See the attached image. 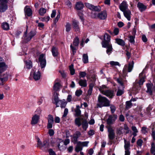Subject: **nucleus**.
Masks as SVG:
<instances>
[{
  "mask_svg": "<svg viewBox=\"0 0 155 155\" xmlns=\"http://www.w3.org/2000/svg\"><path fill=\"white\" fill-rule=\"evenodd\" d=\"M98 103L97 104V107H101L110 105V101L106 97L99 95L98 97Z\"/></svg>",
  "mask_w": 155,
  "mask_h": 155,
  "instance_id": "obj_1",
  "label": "nucleus"
},
{
  "mask_svg": "<svg viewBox=\"0 0 155 155\" xmlns=\"http://www.w3.org/2000/svg\"><path fill=\"white\" fill-rule=\"evenodd\" d=\"M106 87L105 85H102L99 88V90L101 93L103 95L110 98H112L114 96V91L109 89H106Z\"/></svg>",
  "mask_w": 155,
  "mask_h": 155,
  "instance_id": "obj_2",
  "label": "nucleus"
},
{
  "mask_svg": "<svg viewBox=\"0 0 155 155\" xmlns=\"http://www.w3.org/2000/svg\"><path fill=\"white\" fill-rule=\"evenodd\" d=\"M27 29H26L23 36V43H27L30 41L36 34L35 30H32L28 34L27 33Z\"/></svg>",
  "mask_w": 155,
  "mask_h": 155,
  "instance_id": "obj_3",
  "label": "nucleus"
},
{
  "mask_svg": "<svg viewBox=\"0 0 155 155\" xmlns=\"http://www.w3.org/2000/svg\"><path fill=\"white\" fill-rule=\"evenodd\" d=\"M37 146L40 149L44 151H47L50 147L48 142L44 141L42 143L40 139L38 138L37 141Z\"/></svg>",
  "mask_w": 155,
  "mask_h": 155,
  "instance_id": "obj_4",
  "label": "nucleus"
},
{
  "mask_svg": "<svg viewBox=\"0 0 155 155\" xmlns=\"http://www.w3.org/2000/svg\"><path fill=\"white\" fill-rule=\"evenodd\" d=\"M30 76L32 77L35 81L39 80L41 78V75L39 71L36 70L35 68L33 69L31 72Z\"/></svg>",
  "mask_w": 155,
  "mask_h": 155,
  "instance_id": "obj_5",
  "label": "nucleus"
},
{
  "mask_svg": "<svg viewBox=\"0 0 155 155\" xmlns=\"http://www.w3.org/2000/svg\"><path fill=\"white\" fill-rule=\"evenodd\" d=\"M92 16L94 18H98L101 20H104L107 16V12L106 10H104L98 14L95 13L94 14H92Z\"/></svg>",
  "mask_w": 155,
  "mask_h": 155,
  "instance_id": "obj_6",
  "label": "nucleus"
},
{
  "mask_svg": "<svg viewBox=\"0 0 155 155\" xmlns=\"http://www.w3.org/2000/svg\"><path fill=\"white\" fill-rule=\"evenodd\" d=\"M7 0H0V12H5L8 8Z\"/></svg>",
  "mask_w": 155,
  "mask_h": 155,
  "instance_id": "obj_7",
  "label": "nucleus"
},
{
  "mask_svg": "<svg viewBox=\"0 0 155 155\" xmlns=\"http://www.w3.org/2000/svg\"><path fill=\"white\" fill-rule=\"evenodd\" d=\"M54 103L55 104L57 107L60 106L61 108H64L65 107L66 103L64 101L59 100L58 97H56L54 98Z\"/></svg>",
  "mask_w": 155,
  "mask_h": 155,
  "instance_id": "obj_8",
  "label": "nucleus"
},
{
  "mask_svg": "<svg viewBox=\"0 0 155 155\" xmlns=\"http://www.w3.org/2000/svg\"><path fill=\"white\" fill-rule=\"evenodd\" d=\"M104 40L102 41V47H106V44H110V37L107 33H105L104 36Z\"/></svg>",
  "mask_w": 155,
  "mask_h": 155,
  "instance_id": "obj_9",
  "label": "nucleus"
},
{
  "mask_svg": "<svg viewBox=\"0 0 155 155\" xmlns=\"http://www.w3.org/2000/svg\"><path fill=\"white\" fill-rule=\"evenodd\" d=\"M134 62L132 61L131 63H130L128 66L127 65H125L123 70V72L124 74H126L127 72H131L133 68Z\"/></svg>",
  "mask_w": 155,
  "mask_h": 155,
  "instance_id": "obj_10",
  "label": "nucleus"
},
{
  "mask_svg": "<svg viewBox=\"0 0 155 155\" xmlns=\"http://www.w3.org/2000/svg\"><path fill=\"white\" fill-rule=\"evenodd\" d=\"M117 82L120 85L122 86V88L123 89V90H120L119 89H118L117 95V96H119L121 95L122 94L124 93V82L123 81L120 79H117Z\"/></svg>",
  "mask_w": 155,
  "mask_h": 155,
  "instance_id": "obj_11",
  "label": "nucleus"
},
{
  "mask_svg": "<svg viewBox=\"0 0 155 155\" xmlns=\"http://www.w3.org/2000/svg\"><path fill=\"white\" fill-rule=\"evenodd\" d=\"M39 61L40 63L41 68L42 69L44 68L46 65V60L45 58L44 55L42 54H41L39 58Z\"/></svg>",
  "mask_w": 155,
  "mask_h": 155,
  "instance_id": "obj_12",
  "label": "nucleus"
},
{
  "mask_svg": "<svg viewBox=\"0 0 155 155\" xmlns=\"http://www.w3.org/2000/svg\"><path fill=\"white\" fill-rule=\"evenodd\" d=\"M72 25L73 30L75 32H79L80 29L79 26V22L77 21L74 19L72 21Z\"/></svg>",
  "mask_w": 155,
  "mask_h": 155,
  "instance_id": "obj_13",
  "label": "nucleus"
},
{
  "mask_svg": "<svg viewBox=\"0 0 155 155\" xmlns=\"http://www.w3.org/2000/svg\"><path fill=\"white\" fill-rule=\"evenodd\" d=\"M48 123L47 128L48 129H51L52 128L53 124L54 123V118L51 115L49 114L48 117Z\"/></svg>",
  "mask_w": 155,
  "mask_h": 155,
  "instance_id": "obj_14",
  "label": "nucleus"
},
{
  "mask_svg": "<svg viewBox=\"0 0 155 155\" xmlns=\"http://www.w3.org/2000/svg\"><path fill=\"white\" fill-rule=\"evenodd\" d=\"M92 78H93V77ZM93 81L92 82L90 83L89 85V89L87 92L88 95H90L91 94L93 88L95 84L94 82L96 80L95 76H93Z\"/></svg>",
  "mask_w": 155,
  "mask_h": 155,
  "instance_id": "obj_15",
  "label": "nucleus"
},
{
  "mask_svg": "<svg viewBox=\"0 0 155 155\" xmlns=\"http://www.w3.org/2000/svg\"><path fill=\"white\" fill-rule=\"evenodd\" d=\"M108 137L110 140H112L114 137V130L111 127L108 128Z\"/></svg>",
  "mask_w": 155,
  "mask_h": 155,
  "instance_id": "obj_16",
  "label": "nucleus"
},
{
  "mask_svg": "<svg viewBox=\"0 0 155 155\" xmlns=\"http://www.w3.org/2000/svg\"><path fill=\"white\" fill-rule=\"evenodd\" d=\"M81 134V133L79 131H77L74 134L72 139V141L74 143H76L77 142L78 138L80 137Z\"/></svg>",
  "mask_w": 155,
  "mask_h": 155,
  "instance_id": "obj_17",
  "label": "nucleus"
},
{
  "mask_svg": "<svg viewBox=\"0 0 155 155\" xmlns=\"http://www.w3.org/2000/svg\"><path fill=\"white\" fill-rule=\"evenodd\" d=\"M120 10L122 12H124L128 9V5L125 1H123L119 6Z\"/></svg>",
  "mask_w": 155,
  "mask_h": 155,
  "instance_id": "obj_18",
  "label": "nucleus"
},
{
  "mask_svg": "<svg viewBox=\"0 0 155 155\" xmlns=\"http://www.w3.org/2000/svg\"><path fill=\"white\" fill-rule=\"evenodd\" d=\"M117 118V115H113L110 116L107 120V123L109 124H111Z\"/></svg>",
  "mask_w": 155,
  "mask_h": 155,
  "instance_id": "obj_19",
  "label": "nucleus"
},
{
  "mask_svg": "<svg viewBox=\"0 0 155 155\" xmlns=\"http://www.w3.org/2000/svg\"><path fill=\"white\" fill-rule=\"evenodd\" d=\"M39 119V115L35 114L32 118L31 121V124L32 125H35L38 122Z\"/></svg>",
  "mask_w": 155,
  "mask_h": 155,
  "instance_id": "obj_20",
  "label": "nucleus"
},
{
  "mask_svg": "<svg viewBox=\"0 0 155 155\" xmlns=\"http://www.w3.org/2000/svg\"><path fill=\"white\" fill-rule=\"evenodd\" d=\"M105 45H106V47H102L103 48H107L106 53L108 55H110L113 49L112 45L110 44H106Z\"/></svg>",
  "mask_w": 155,
  "mask_h": 155,
  "instance_id": "obj_21",
  "label": "nucleus"
},
{
  "mask_svg": "<svg viewBox=\"0 0 155 155\" xmlns=\"http://www.w3.org/2000/svg\"><path fill=\"white\" fill-rule=\"evenodd\" d=\"M124 16L127 19L128 21L130 20L131 15V11L128 9L123 12Z\"/></svg>",
  "mask_w": 155,
  "mask_h": 155,
  "instance_id": "obj_22",
  "label": "nucleus"
},
{
  "mask_svg": "<svg viewBox=\"0 0 155 155\" xmlns=\"http://www.w3.org/2000/svg\"><path fill=\"white\" fill-rule=\"evenodd\" d=\"M78 83L81 87H85L87 86V81L85 79H80Z\"/></svg>",
  "mask_w": 155,
  "mask_h": 155,
  "instance_id": "obj_23",
  "label": "nucleus"
},
{
  "mask_svg": "<svg viewBox=\"0 0 155 155\" xmlns=\"http://www.w3.org/2000/svg\"><path fill=\"white\" fill-rule=\"evenodd\" d=\"M25 15L28 16H31L32 14L31 10L28 6H26L25 8Z\"/></svg>",
  "mask_w": 155,
  "mask_h": 155,
  "instance_id": "obj_24",
  "label": "nucleus"
},
{
  "mask_svg": "<svg viewBox=\"0 0 155 155\" xmlns=\"http://www.w3.org/2000/svg\"><path fill=\"white\" fill-rule=\"evenodd\" d=\"M77 145L75 148V151L77 152H78L82 150L83 147L78 141L76 142Z\"/></svg>",
  "mask_w": 155,
  "mask_h": 155,
  "instance_id": "obj_25",
  "label": "nucleus"
},
{
  "mask_svg": "<svg viewBox=\"0 0 155 155\" xmlns=\"http://www.w3.org/2000/svg\"><path fill=\"white\" fill-rule=\"evenodd\" d=\"M2 28L4 30L7 31L10 28L9 24L6 22H3L1 25Z\"/></svg>",
  "mask_w": 155,
  "mask_h": 155,
  "instance_id": "obj_26",
  "label": "nucleus"
},
{
  "mask_svg": "<svg viewBox=\"0 0 155 155\" xmlns=\"http://www.w3.org/2000/svg\"><path fill=\"white\" fill-rule=\"evenodd\" d=\"M137 6L141 12L144 11L146 8V7L142 3L138 2Z\"/></svg>",
  "mask_w": 155,
  "mask_h": 155,
  "instance_id": "obj_27",
  "label": "nucleus"
},
{
  "mask_svg": "<svg viewBox=\"0 0 155 155\" xmlns=\"http://www.w3.org/2000/svg\"><path fill=\"white\" fill-rule=\"evenodd\" d=\"M83 4L81 2H79L76 3L75 8L77 10H81L83 8Z\"/></svg>",
  "mask_w": 155,
  "mask_h": 155,
  "instance_id": "obj_28",
  "label": "nucleus"
},
{
  "mask_svg": "<svg viewBox=\"0 0 155 155\" xmlns=\"http://www.w3.org/2000/svg\"><path fill=\"white\" fill-rule=\"evenodd\" d=\"M61 85L60 83L58 82H55L54 86L53 89L55 91H58L60 89Z\"/></svg>",
  "mask_w": 155,
  "mask_h": 155,
  "instance_id": "obj_29",
  "label": "nucleus"
},
{
  "mask_svg": "<svg viewBox=\"0 0 155 155\" xmlns=\"http://www.w3.org/2000/svg\"><path fill=\"white\" fill-rule=\"evenodd\" d=\"M7 68V66L4 62L0 63V74L4 71Z\"/></svg>",
  "mask_w": 155,
  "mask_h": 155,
  "instance_id": "obj_30",
  "label": "nucleus"
},
{
  "mask_svg": "<svg viewBox=\"0 0 155 155\" xmlns=\"http://www.w3.org/2000/svg\"><path fill=\"white\" fill-rule=\"evenodd\" d=\"M115 40V42L120 45L124 46L125 45V42L122 39L116 38Z\"/></svg>",
  "mask_w": 155,
  "mask_h": 155,
  "instance_id": "obj_31",
  "label": "nucleus"
},
{
  "mask_svg": "<svg viewBox=\"0 0 155 155\" xmlns=\"http://www.w3.org/2000/svg\"><path fill=\"white\" fill-rule=\"evenodd\" d=\"M51 52L52 55L54 57L57 56L58 53V49L57 48L54 47H53L51 49Z\"/></svg>",
  "mask_w": 155,
  "mask_h": 155,
  "instance_id": "obj_32",
  "label": "nucleus"
},
{
  "mask_svg": "<svg viewBox=\"0 0 155 155\" xmlns=\"http://www.w3.org/2000/svg\"><path fill=\"white\" fill-rule=\"evenodd\" d=\"M75 116L76 117L79 116L81 114V111L80 109V107L79 105L76 106V108L75 109Z\"/></svg>",
  "mask_w": 155,
  "mask_h": 155,
  "instance_id": "obj_33",
  "label": "nucleus"
},
{
  "mask_svg": "<svg viewBox=\"0 0 155 155\" xmlns=\"http://www.w3.org/2000/svg\"><path fill=\"white\" fill-rule=\"evenodd\" d=\"M65 31L68 32L70 31L71 28V25L70 23L69 22H66L65 25Z\"/></svg>",
  "mask_w": 155,
  "mask_h": 155,
  "instance_id": "obj_34",
  "label": "nucleus"
},
{
  "mask_svg": "<svg viewBox=\"0 0 155 155\" xmlns=\"http://www.w3.org/2000/svg\"><path fill=\"white\" fill-rule=\"evenodd\" d=\"M58 140L60 142L58 145V147L60 150H63L64 149V146L63 144V140L61 139H58Z\"/></svg>",
  "mask_w": 155,
  "mask_h": 155,
  "instance_id": "obj_35",
  "label": "nucleus"
},
{
  "mask_svg": "<svg viewBox=\"0 0 155 155\" xmlns=\"http://www.w3.org/2000/svg\"><path fill=\"white\" fill-rule=\"evenodd\" d=\"M133 33H134V35H130L129 37V41L131 43H133L134 41L135 38V34L136 33V30L135 29H134Z\"/></svg>",
  "mask_w": 155,
  "mask_h": 155,
  "instance_id": "obj_36",
  "label": "nucleus"
},
{
  "mask_svg": "<svg viewBox=\"0 0 155 155\" xmlns=\"http://www.w3.org/2000/svg\"><path fill=\"white\" fill-rule=\"evenodd\" d=\"M82 61L85 64L87 63L88 62V56L87 54H84L83 55Z\"/></svg>",
  "mask_w": 155,
  "mask_h": 155,
  "instance_id": "obj_37",
  "label": "nucleus"
},
{
  "mask_svg": "<svg viewBox=\"0 0 155 155\" xmlns=\"http://www.w3.org/2000/svg\"><path fill=\"white\" fill-rule=\"evenodd\" d=\"M5 76L3 78H0V85L2 84L3 82L6 81L8 78V75L7 74L5 75Z\"/></svg>",
  "mask_w": 155,
  "mask_h": 155,
  "instance_id": "obj_38",
  "label": "nucleus"
},
{
  "mask_svg": "<svg viewBox=\"0 0 155 155\" xmlns=\"http://www.w3.org/2000/svg\"><path fill=\"white\" fill-rule=\"evenodd\" d=\"M124 142L125 143L124 147L125 151H129L130 147V143L129 142H127L126 140L125 139L124 140Z\"/></svg>",
  "mask_w": 155,
  "mask_h": 155,
  "instance_id": "obj_39",
  "label": "nucleus"
},
{
  "mask_svg": "<svg viewBox=\"0 0 155 155\" xmlns=\"http://www.w3.org/2000/svg\"><path fill=\"white\" fill-rule=\"evenodd\" d=\"M74 122L75 124L78 127L80 126L81 124V119L80 118H76Z\"/></svg>",
  "mask_w": 155,
  "mask_h": 155,
  "instance_id": "obj_40",
  "label": "nucleus"
},
{
  "mask_svg": "<svg viewBox=\"0 0 155 155\" xmlns=\"http://www.w3.org/2000/svg\"><path fill=\"white\" fill-rule=\"evenodd\" d=\"M46 9L43 8H41L39 11V14L41 16H43L46 13Z\"/></svg>",
  "mask_w": 155,
  "mask_h": 155,
  "instance_id": "obj_41",
  "label": "nucleus"
},
{
  "mask_svg": "<svg viewBox=\"0 0 155 155\" xmlns=\"http://www.w3.org/2000/svg\"><path fill=\"white\" fill-rule=\"evenodd\" d=\"M132 104L131 101H127L126 103L125 109L128 110L132 106Z\"/></svg>",
  "mask_w": 155,
  "mask_h": 155,
  "instance_id": "obj_42",
  "label": "nucleus"
},
{
  "mask_svg": "<svg viewBox=\"0 0 155 155\" xmlns=\"http://www.w3.org/2000/svg\"><path fill=\"white\" fill-rule=\"evenodd\" d=\"M79 39L78 37H76L74 38L73 43V45L75 47H77L79 44Z\"/></svg>",
  "mask_w": 155,
  "mask_h": 155,
  "instance_id": "obj_43",
  "label": "nucleus"
},
{
  "mask_svg": "<svg viewBox=\"0 0 155 155\" xmlns=\"http://www.w3.org/2000/svg\"><path fill=\"white\" fill-rule=\"evenodd\" d=\"M70 74L71 75H73L75 74V70L74 68V65L71 64L69 67Z\"/></svg>",
  "mask_w": 155,
  "mask_h": 155,
  "instance_id": "obj_44",
  "label": "nucleus"
},
{
  "mask_svg": "<svg viewBox=\"0 0 155 155\" xmlns=\"http://www.w3.org/2000/svg\"><path fill=\"white\" fill-rule=\"evenodd\" d=\"M88 125L87 121L86 120L84 121L82 123V127L84 130H86L88 127Z\"/></svg>",
  "mask_w": 155,
  "mask_h": 155,
  "instance_id": "obj_45",
  "label": "nucleus"
},
{
  "mask_svg": "<svg viewBox=\"0 0 155 155\" xmlns=\"http://www.w3.org/2000/svg\"><path fill=\"white\" fill-rule=\"evenodd\" d=\"M26 68L30 69L32 67V62L30 60L27 61L26 62Z\"/></svg>",
  "mask_w": 155,
  "mask_h": 155,
  "instance_id": "obj_46",
  "label": "nucleus"
},
{
  "mask_svg": "<svg viewBox=\"0 0 155 155\" xmlns=\"http://www.w3.org/2000/svg\"><path fill=\"white\" fill-rule=\"evenodd\" d=\"M93 9H92V10L96 12H99L101 10V7L99 5L97 6L93 5Z\"/></svg>",
  "mask_w": 155,
  "mask_h": 155,
  "instance_id": "obj_47",
  "label": "nucleus"
},
{
  "mask_svg": "<svg viewBox=\"0 0 155 155\" xmlns=\"http://www.w3.org/2000/svg\"><path fill=\"white\" fill-rule=\"evenodd\" d=\"M80 144L81 145L82 147H87L88 146V144L89 143V142L88 141H86L84 142H81L80 141H78Z\"/></svg>",
  "mask_w": 155,
  "mask_h": 155,
  "instance_id": "obj_48",
  "label": "nucleus"
},
{
  "mask_svg": "<svg viewBox=\"0 0 155 155\" xmlns=\"http://www.w3.org/2000/svg\"><path fill=\"white\" fill-rule=\"evenodd\" d=\"M110 64L112 66H120V64L117 61H110Z\"/></svg>",
  "mask_w": 155,
  "mask_h": 155,
  "instance_id": "obj_49",
  "label": "nucleus"
},
{
  "mask_svg": "<svg viewBox=\"0 0 155 155\" xmlns=\"http://www.w3.org/2000/svg\"><path fill=\"white\" fill-rule=\"evenodd\" d=\"M86 75V73L84 71H80L79 73V78L81 79V78H84Z\"/></svg>",
  "mask_w": 155,
  "mask_h": 155,
  "instance_id": "obj_50",
  "label": "nucleus"
},
{
  "mask_svg": "<svg viewBox=\"0 0 155 155\" xmlns=\"http://www.w3.org/2000/svg\"><path fill=\"white\" fill-rule=\"evenodd\" d=\"M65 4L69 8H71L72 7V4L68 0H66L65 1Z\"/></svg>",
  "mask_w": 155,
  "mask_h": 155,
  "instance_id": "obj_51",
  "label": "nucleus"
},
{
  "mask_svg": "<svg viewBox=\"0 0 155 155\" xmlns=\"http://www.w3.org/2000/svg\"><path fill=\"white\" fill-rule=\"evenodd\" d=\"M155 152V145L154 143L151 144V147L150 149V152L151 153H153Z\"/></svg>",
  "mask_w": 155,
  "mask_h": 155,
  "instance_id": "obj_52",
  "label": "nucleus"
},
{
  "mask_svg": "<svg viewBox=\"0 0 155 155\" xmlns=\"http://www.w3.org/2000/svg\"><path fill=\"white\" fill-rule=\"evenodd\" d=\"M117 133L119 135L122 134L123 133V128L122 127L118 128L117 130Z\"/></svg>",
  "mask_w": 155,
  "mask_h": 155,
  "instance_id": "obj_53",
  "label": "nucleus"
},
{
  "mask_svg": "<svg viewBox=\"0 0 155 155\" xmlns=\"http://www.w3.org/2000/svg\"><path fill=\"white\" fill-rule=\"evenodd\" d=\"M148 130L147 128L145 127H142L141 129V131L143 134H145L148 133Z\"/></svg>",
  "mask_w": 155,
  "mask_h": 155,
  "instance_id": "obj_54",
  "label": "nucleus"
},
{
  "mask_svg": "<svg viewBox=\"0 0 155 155\" xmlns=\"http://www.w3.org/2000/svg\"><path fill=\"white\" fill-rule=\"evenodd\" d=\"M85 6L88 8L92 10V9H93V5L88 3H86L85 4Z\"/></svg>",
  "mask_w": 155,
  "mask_h": 155,
  "instance_id": "obj_55",
  "label": "nucleus"
},
{
  "mask_svg": "<svg viewBox=\"0 0 155 155\" xmlns=\"http://www.w3.org/2000/svg\"><path fill=\"white\" fill-rule=\"evenodd\" d=\"M82 93V91L81 90H77L75 92V95L77 97L80 96Z\"/></svg>",
  "mask_w": 155,
  "mask_h": 155,
  "instance_id": "obj_56",
  "label": "nucleus"
},
{
  "mask_svg": "<svg viewBox=\"0 0 155 155\" xmlns=\"http://www.w3.org/2000/svg\"><path fill=\"white\" fill-rule=\"evenodd\" d=\"M78 16L80 18L82 21L83 20V15L82 12L81 11H78Z\"/></svg>",
  "mask_w": 155,
  "mask_h": 155,
  "instance_id": "obj_57",
  "label": "nucleus"
},
{
  "mask_svg": "<svg viewBox=\"0 0 155 155\" xmlns=\"http://www.w3.org/2000/svg\"><path fill=\"white\" fill-rule=\"evenodd\" d=\"M137 143L138 146L141 147L143 143V141L141 139H139L137 140Z\"/></svg>",
  "mask_w": 155,
  "mask_h": 155,
  "instance_id": "obj_58",
  "label": "nucleus"
},
{
  "mask_svg": "<svg viewBox=\"0 0 155 155\" xmlns=\"http://www.w3.org/2000/svg\"><path fill=\"white\" fill-rule=\"evenodd\" d=\"M110 108L112 113H113L116 110L115 106L113 105H110Z\"/></svg>",
  "mask_w": 155,
  "mask_h": 155,
  "instance_id": "obj_59",
  "label": "nucleus"
},
{
  "mask_svg": "<svg viewBox=\"0 0 155 155\" xmlns=\"http://www.w3.org/2000/svg\"><path fill=\"white\" fill-rule=\"evenodd\" d=\"M124 129L126 130V134L129 133V132L130 131V130H129L128 126L126 124H124Z\"/></svg>",
  "mask_w": 155,
  "mask_h": 155,
  "instance_id": "obj_60",
  "label": "nucleus"
},
{
  "mask_svg": "<svg viewBox=\"0 0 155 155\" xmlns=\"http://www.w3.org/2000/svg\"><path fill=\"white\" fill-rule=\"evenodd\" d=\"M145 81L144 77H143L141 78L138 82V84L139 85H142L143 82Z\"/></svg>",
  "mask_w": 155,
  "mask_h": 155,
  "instance_id": "obj_61",
  "label": "nucleus"
},
{
  "mask_svg": "<svg viewBox=\"0 0 155 155\" xmlns=\"http://www.w3.org/2000/svg\"><path fill=\"white\" fill-rule=\"evenodd\" d=\"M41 111V109L40 108H38L35 111V114L39 115L40 114Z\"/></svg>",
  "mask_w": 155,
  "mask_h": 155,
  "instance_id": "obj_62",
  "label": "nucleus"
},
{
  "mask_svg": "<svg viewBox=\"0 0 155 155\" xmlns=\"http://www.w3.org/2000/svg\"><path fill=\"white\" fill-rule=\"evenodd\" d=\"M151 136L153 140H155V130L153 128H152V130L151 133Z\"/></svg>",
  "mask_w": 155,
  "mask_h": 155,
  "instance_id": "obj_63",
  "label": "nucleus"
},
{
  "mask_svg": "<svg viewBox=\"0 0 155 155\" xmlns=\"http://www.w3.org/2000/svg\"><path fill=\"white\" fill-rule=\"evenodd\" d=\"M48 152L50 155H56L55 153L52 149H50L48 150Z\"/></svg>",
  "mask_w": 155,
  "mask_h": 155,
  "instance_id": "obj_64",
  "label": "nucleus"
}]
</instances>
